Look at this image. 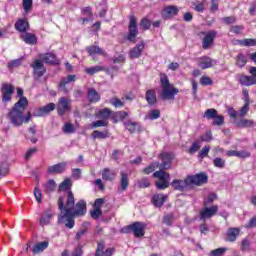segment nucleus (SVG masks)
<instances>
[{
    "mask_svg": "<svg viewBox=\"0 0 256 256\" xmlns=\"http://www.w3.org/2000/svg\"><path fill=\"white\" fill-rule=\"evenodd\" d=\"M59 225H65L66 229L75 227V217H85L87 214V202L79 200L75 204V196L72 191L66 192L64 196L58 198Z\"/></svg>",
    "mask_w": 256,
    "mask_h": 256,
    "instance_id": "1",
    "label": "nucleus"
},
{
    "mask_svg": "<svg viewBox=\"0 0 256 256\" xmlns=\"http://www.w3.org/2000/svg\"><path fill=\"white\" fill-rule=\"evenodd\" d=\"M17 95L20 99L14 104L13 108L8 113V119L14 127H21L23 123H29L31 121V112H28L27 116H24L23 113L29 105L27 98L23 97V89L17 88Z\"/></svg>",
    "mask_w": 256,
    "mask_h": 256,
    "instance_id": "2",
    "label": "nucleus"
},
{
    "mask_svg": "<svg viewBox=\"0 0 256 256\" xmlns=\"http://www.w3.org/2000/svg\"><path fill=\"white\" fill-rule=\"evenodd\" d=\"M160 159L162 160L161 164H159V162H153L148 167L143 169V173L145 175H150V173H153L155 169H160V171L171 169V165H173V159H175V156L173 153L164 152L160 154Z\"/></svg>",
    "mask_w": 256,
    "mask_h": 256,
    "instance_id": "3",
    "label": "nucleus"
},
{
    "mask_svg": "<svg viewBox=\"0 0 256 256\" xmlns=\"http://www.w3.org/2000/svg\"><path fill=\"white\" fill-rule=\"evenodd\" d=\"M160 87L162 89L160 97L163 101L173 100L179 93V90L169 82V77L165 73H160Z\"/></svg>",
    "mask_w": 256,
    "mask_h": 256,
    "instance_id": "4",
    "label": "nucleus"
},
{
    "mask_svg": "<svg viewBox=\"0 0 256 256\" xmlns=\"http://www.w3.org/2000/svg\"><path fill=\"white\" fill-rule=\"evenodd\" d=\"M153 177L155 179H158L155 181L156 189L164 191V189H167L169 187V178L171 177L169 173L163 170H158L153 173Z\"/></svg>",
    "mask_w": 256,
    "mask_h": 256,
    "instance_id": "5",
    "label": "nucleus"
},
{
    "mask_svg": "<svg viewBox=\"0 0 256 256\" xmlns=\"http://www.w3.org/2000/svg\"><path fill=\"white\" fill-rule=\"evenodd\" d=\"M147 227L146 223L143 222H134L122 229L123 233H134V236L139 238L145 235V228Z\"/></svg>",
    "mask_w": 256,
    "mask_h": 256,
    "instance_id": "6",
    "label": "nucleus"
},
{
    "mask_svg": "<svg viewBox=\"0 0 256 256\" xmlns=\"http://www.w3.org/2000/svg\"><path fill=\"white\" fill-rule=\"evenodd\" d=\"M137 35H139V27L137 25V18H135V16H130L127 40L130 41V43H135L137 41Z\"/></svg>",
    "mask_w": 256,
    "mask_h": 256,
    "instance_id": "7",
    "label": "nucleus"
},
{
    "mask_svg": "<svg viewBox=\"0 0 256 256\" xmlns=\"http://www.w3.org/2000/svg\"><path fill=\"white\" fill-rule=\"evenodd\" d=\"M30 67L33 69L32 75L35 81H39L47 73V68H45V65L39 59L30 64Z\"/></svg>",
    "mask_w": 256,
    "mask_h": 256,
    "instance_id": "8",
    "label": "nucleus"
},
{
    "mask_svg": "<svg viewBox=\"0 0 256 256\" xmlns=\"http://www.w3.org/2000/svg\"><path fill=\"white\" fill-rule=\"evenodd\" d=\"M75 81H77V76L75 74H70L67 77H63L58 84L59 91H62L64 95L69 94L73 87L69 88L67 85H69V83H75Z\"/></svg>",
    "mask_w": 256,
    "mask_h": 256,
    "instance_id": "9",
    "label": "nucleus"
},
{
    "mask_svg": "<svg viewBox=\"0 0 256 256\" xmlns=\"http://www.w3.org/2000/svg\"><path fill=\"white\" fill-rule=\"evenodd\" d=\"M188 185H196V187H201V185H205L208 181V176L205 172H201L196 175H188Z\"/></svg>",
    "mask_w": 256,
    "mask_h": 256,
    "instance_id": "10",
    "label": "nucleus"
},
{
    "mask_svg": "<svg viewBox=\"0 0 256 256\" xmlns=\"http://www.w3.org/2000/svg\"><path fill=\"white\" fill-rule=\"evenodd\" d=\"M217 211H219V206L213 205L211 207L204 206L199 213L200 221H207V219H211V217L217 215Z\"/></svg>",
    "mask_w": 256,
    "mask_h": 256,
    "instance_id": "11",
    "label": "nucleus"
},
{
    "mask_svg": "<svg viewBox=\"0 0 256 256\" xmlns=\"http://www.w3.org/2000/svg\"><path fill=\"white\" fill-rule=\"evenodd\" d=\"M15 93V87L9 83H3L1 86V94L3 103H9L11 97Z\"/></svg>",
    "mask_w": 256,
    "mask_h": 256,
    "instance_id": "12",
    "label": "nucleus"
},
{
    "mask_svg": "<svg viewBox=\"0 0 256 256\" xmlns=\"http://www.w3.org/2000/svg\"><path fill=\"white\" fill-rule=\"evenodd\" d=\"M67 111H71V99L61 97L58 101L57 113L60 117H63Z\"/></svg>",
    "mask_w": 256,
    "mask_h": 256,
    "instance_id": "13",
    "label": "nucleus"
},
{
    "mask_svg": "<svg viewBox=\"0 0 256 256\" xmlns=\"http://www.w3.org/2000/svg\"><path fill=\"white\" fill-rule=\"evenodd\" d=\"M115 254V248L105 247V242L100 241L97 243L94 256H113Z\"/></svg>",
    "mask_w": 256,
    "mask_h": 256,
    "instance_id": "14",
    "label": "nucleus"
},
{
    "mask_svg": "<svg viewBox=\"0 0 256 256\" xmlns=\"http://www.w3.org/2000/svg\"><path fill=\"white\" fill-rule=\"evenodd\" d=\"M65 171H67V162L54 164L47 169L48 175H61V173H65Z\"/></svg>",
    "mask_w": 256,
    "mask_h": 256,
    "instance_id": "15",
    "label": "nucleus"
},
{
    "mask_svg": "<svg viewBox=\"0 0 256 256\" xmlns=\"http://www.w3.org/2000/svg\"><path fill=\"white\" fill-rule=\"evenodd\" d=\"M55 103L51 102L46 104L43 107H40L38 110L34 111L31 115L34 117H44V115H49L51 111H55Z\"/></svg>",
    "mask_w": 256,
    "mask_h": 256,
    "instance_id": "16",
    "label": "nucleus"
},
{
    "mask_svg": "<svg viewBox=\"0 0 256 256\" xmlns=\"http://www.w3.org/2000/svg\"><path fill=\"white\" fill-rule=\"evenodd\" d=\"M217 64V60L212 59L209 56H202L198 59V67L200 69H211V67H214V65Z\"/></svg>",
    "mask_w": 256,
    "mask_h": 256,
    "instance_id": "17",
    "label": "nucleus"
},
{
    "mask_svg": "<svg viewBox=\"0 0 256 256\" xmlns=\"http://www.w3.org/2000/svg\"><path fill=\"white\" fill-rule=\"evenodd\" d=\"M215 37H217V31L211 30L207 32L202 41L203 49H209L211 45H213V42L215 41Z\"/></svg>",
    "mask_w": 256,
    "mask_h": 256,
    "instance_id": "18",
    "label": "nucleus"
},
{
    "mask_svg": "<svg viewBox=\"0 0 256 256\" xmlns=\"http://www.w3.org/2000/svg\"><path fill=\"white\" fill-rule=\"evenodd\" d=\"M54 216H55V211H53V209L49 208L45 210L40 217L41 227H45V225H49V223H51V220L53 219Z\"/></svg>",
    "mask_w": 256,
    "mask_h": 256,
    "instance_id": "19",
    "label": "nucleus"
},
{
    "mask_svg": "<svg viewBox=\"0 0 256 256\" xmlns=\"http://www.w3.org/2000/svg\"><path fill=\"white\" fill-rule=\"evenodd\" d=\"M170 185L172 188H174L175 191H187V187H189V181L187 177L185 180L174 179Z\"/></svg>",
    "mask_w": 256,
    "mask_h": 256,
    "instance_id": "20",
    "label": "nucleus"
},
{
    "mask_svg": "<svg viewBox=\"0 0 256 256\" xmlns=\"http://www.w3.org/2000/svg\"><path fill=\"white\" fill-rule=\"evenodd\" d=\"M40 59L43 63L48 65H59V59H57V56L52 52L40 55Z\"/></svg>",
    "mask_w": 256,
    "mask_h": 256,
    "instance_id": "21",
    "label": "nucleus"
},
{
    "mask_svg": "<svg viewBox=\"0 0 256 256\" xmlns=\"http://www.w3.org/2000/svg\"><path fill=\"white\" fill-rule=\"evenodd\" d=\"M145 49V43L140 42L138 45L133 47L129 52L130 59H139L143 55V50Z\"/></svg>",
    "mask_w": 256,
    "mask_h": 256,
    "instance_id": "22",
    "label": "nucleus"
},
{
    "mask_svg": "<svg viewBox=\"0 0 256 256\" xmlns=\"http://www.w3.org/2000/svg\"><path fill=\"white\" fill-rule=\"evenodd\" d=\"M179 8L177 6H166L162 10V17L164 19H171V17H175V15H178Z\"/></svg>",
    "mask_w": 256,
    "mask_h": 256,
    "instance_id": "23",
    "label": "nucleus"
},
{
    "mask_svg": "<svg viewBox=\"0 0 256 256\" xmlns=\"http://www.w3.org/2000/svg\"><path fill=\"white\" fill-rule=\"evenodd\" d=\"M240 233L241 230L239 228H229L226 232V241L230 243H235Z\"/></svg>",
    "mask_w": 256,
    "mask_h": 256,
    "instance_id": "24",
    "label": "nucleus"
},
{
    "mask_svg": "<svg viewBox=\"0 0 256 256\" xmlns=\"http://www.w3.org/2000/svg\"><path fill=\"white\" fill-rule=\"evenodd\" d=\"M87 99L89 103H99L101 101V94L95 88H88Z\"/></svg>",
    "mask_w": 256,
    "mask_h": 256,
    "instance_id": "25",
    "label": "nucleus"
},
{
    "mask_svg": "<svg viewBox=\"0 0 256 256\" xmlns=\"http://www.w3.org/2000/svg\"><path fill=\"white\" fill-rule=\"evenodd\" d=\"M14 27L19 33H27L29 31V22L26 19H18Z\"/></svg>",
    "mask_w": 256,
    "mask_h": 256,
    "instance_id": "26",
    "label": "nucleus"
},
{
    "mask_svg": "<svg viewBox=\"0 0 256 256\" xmlns=\"http://www.w3.org/2000/svg\"><path fill=\"white\" fill-rule=\"evenodd\" d=\"M20 38L27 45H36L37 44V36H35V34H33V33L24 32L23 34H21Z\"/></svg>",
    "mask_w": 256,
    "mask_h": 256,
    "instance_id": "27",
    "label": "nucleus"
},
{
    "mask_svg": "<svg viewBox=\"0 0 256 256\" xmlns=\"http://www.w3.org/2000/svg\"><path fill=\"white\" fill-rule=\"evenodd\" d=\"M86 51L90 55V57H94V55H103V57H107V52H105V50H103L99 46H89L86 48Z\"/></svg>",
    "mask_w": 256,
    "mask_h": 256,
    "instance_id": "28",
    "label": "nucleus"
},
{
    "mask_svg": "<svg viewBox=\"0 0 256 256\" xmlns=\"http://www.w3.org/2000/svg\"><path fill=\"white\" fill-rule=\"evenodd\" d=\"M238 81L243 87H251V85H256V78L252 76L242 75L239 77Z\"/></svg>",
    "mask_w": 256,
    "mask_h": 256,
    "instance_id": "29",
    "label": "nucleus"
},
{
    "mask_svg": "<svg viewBox=\"0 0 256 256\" xmlns=\"http://www.w3.org/2000/svg\"><path fill=\"white\" fill-rule=\"evenodd\" d=\"M165 201H167V196L163 194H155L152 196V203L155 207H163Z\"/></svg>",
    "mask_w": 256,
    "mask_h": 256,
    "instance_id": "30",
    "label": "nucleus"
},
{
    "mask_svg": "<svg viewBox=\"0 0 256 256\" xmlns=\"http://www.w3.org/2000/svg\"><path fill=\"white\" fill-rule=\"evenodd\" d=\"M255 125V121L247 118H241L240 120L236 121V126L240 129H248L249 127H253Z\"/></svg>",
    "mask_w": 256,
    "mask_h": 256,
    "instance_id": "31",
    "label": "nucleus"
},
{
    "mask_svg": "<svg viewBox=\"0 0 256 256\" xmlns=\"http://www.w3.org/2000/svg\"><path fill=\"white\" fill-rule=\"evenodd\" d=\"M117 177V174L115 171L109 169V168H104L102 171V179L104 181H115V178Z\"/></svg>",
    "mask_w": 256,
    "mask_h": 256,
    "instance_id": "32",
    "label": "nucleus"
},
{
    "mask_svg": "<svg viewBox=\"0 0 256 256\" xmlns=\"http://www.w3.org/2000/svg\"><path fill=\"white\" fill-rule=\"evenodd\" d=\"M47 247H49L48 241L39 242V243L35 244L34 247L32 248V253L34 255L43 253V251H45V249H47Z\"/></svg>",
    "mask_w": 256,
    "mask_h": 256,
    "instance_id": "33",
    "label": "nucleus"
},
{
    "mask_svg": "<svg viewBox=\"0 0 256 256\" xmlns=\"http://www.w3.org/2000/svg\"><path fill=\"white\" fill-rule=\"evenodd\" d=\"M111 115H113V112L109 108L100 109L96 113L97 119H102L104 121H107L109 119V117H111Z\"/></svg>",
    "mask_w": 256,
    "mask_h": 256,
    "instance_id": "34",
    "label": "nucleus"
},
{
    "mask_svg": "<svg viewBox=\"0 0 256 256\" xmlns=\"http://www.w3.org/2000/svg\"><path fill=\"white\" fill-rule=\"evenodd\" d=\"M23 61H25V57H20L18 59L11 60L7 64V68L9 71H13V69H17L18 67H21L23 65Z\"/></svg>",
    "mask_w": 256,
    "mask_h": 256,
    "instance_id": "35",
    "label": "nucleus"
},
{
    "mask_svg": "<svg viewBox=\"0 0 256 256\" xmlns=\"http://www.w3.org/2000/svg\"><path fill=\"white\" fill-rule=\"evenodd\" d=\"M120 187L122 191H127V187H129V174L125 172H120Z\"/></svg>",
    "mask_w": 256,
    "mask_h": 256,
    "instance_id": "36",
    "label": "nucleus"
},
{
    "mask_svg": "<svg viewBox=\"0 0 256 256\" xmlns=\"http://www.w3.org/2000/svg\"><path fill=\"white\" fill-rule=\"evenodd\" d=\"M145 99L148 105H155V103H157V94L155 93V90L146 91Z\"/></svg>",
    "mask_w": 256,
    "mask_h": 256,
    "instance_id": "37",
    "label": "nucleus"
},
{
    "mask_svg": "<svg viewBox=\"0 0 256 256\" xmlns=\"http://www.w3.org/2000/svg\"><path fill=\"white\" fill-rule=\"evenodd\" d=\"M127 112L126 111H118L114 112L111 115V119L113 123H119V121H123L127 117Z\"/></svg>",
    "mask_w": 256,
    "mask_h": 256,
    "instance_id": "38",
    "label": "nucleus"
},
{
    "mask_svg": "<svg viewBox=\"0 0 256 256\" xmlns=\"http://www.w3.org/2000/svg\"><path fill=\"white\" fill-rule=\"evenodd\" d=\"M92 137L94 139H109V137H111V134L109 133V130H104V131L95 130L92 133Z\"/></svg>",
    "mask_w": 256,
    "mask_h": 256,
    "instance_id": "39",
    "label": "nucleus"
},
{
    "mask_svg": "<svg viewBox=\"0 0 256 256\" xmlns=\"http://www.w3.org/2000/svg\"><path fill=\"white\" fill-rule=\"evenodd\" d=\"M44 191L46 193H53L55 189H57V183H55V180H49L45 184H43Z\"/></svg>",
    "mask_w": 256,
    "mask_h": 256,
    "instance_id": "40",
    "label": "nucleus"
},
{
    "mask_svg": "<svg viewBox=\"0 0 256 256\" xmlns=\"http://www.w3.org/2000/svg\"><path fill=\"white\" fill-rule=\"evenodd\" d=\"M249 109H250V102H249V99L246 98L244 100V105L238 111V116L245 117V115L249 113Z\"/></svg>",
    "mask_w": 256,
    "mask_h": 256,
    "instance_id": "41",
    "label": "nucleus"
},
{
    "mask_svg": "<svg viewBox=\"0 0 256 256\" xmlns=\"http://www.w3.org/2000/svg\"><path fill=\"white\" fill-rule=\"evenodd\" d=\"M71 185H73L71 183V179L66 178L62 183H60L58 191H67V193H69V191H71Z\"/></svg>",
    "mask_w": 256,
    "mask_h": 256,
    "instance_id": "42",
    "label": "nucleus"
},
{
    "mask_svg": "<svg viewBox=\"0 0 256 256\" xmlns=\"http://www.w3.org/2000/svg\"><path fill=\"white\" fill-rule=\"evenodd\" d=\"M236 65L237 67H240V69H242V67H245L247 65V57L244 56L243 53H240L236 56Z\"/></svg>",
    "mask_w": 256,
    "mask_h": 256,
    "instance_id": "43",
    "label": "nucleus"
},
{
    "mask_svg": "<svg viewBox=\"0 0 256 256\" xmlns=\"http://www.w3.org/2000/svg\"><path fill=\"white\" fill-rule=\"evenodd\" d=\"M239 45L242 47H256V39L245 38L243 40H239Z\"/></svg>",
    "mask_w": 256,
    "mask_h": 256,
    "instance_id": "44",
    "label": "nucleus"
},
{
    "mask_svg": "<svg viewBox=\"0 0 256 256\" xmlns=\"http://www.w3.org/2000/svg\"><path fill=\"white\" fill-rule=\"evenodd\" d=\"M138 123L137 122H133L131 120H127L126 122H124V127L130 132V133H135V131H137V127H138Z\"/></svg>",
    "mask_w": 256,
    "mask_h": 256,
    "instance_id": "45",
    "label": "nucleus"
},
{
    "mask_svg": "<svg viewBox=\"0 0 256 256\" xmlns=\"http://www.w3.org/2000/svg\"><path fill=\"white\" fill-rule=\"evenodd\" d=\"M216 199H217L216 193L212 192V193L208 194V196L203 201L204 207H209V205H212V203L214 201H216Z\"/></svg>",
    "mask_w": 256,
    "mask_h": 256,
    "instance_id": "46",
    "label": "nucleus"
},
{
    "mask_svg": "<svg viewBox=\"0 0 256 256\" xmlns=\"http://www.w3.org/2000/svg\"><path fill=\"white\" fill-rule=\"evenodd\" d=\"M217 115H218V112L215 108H209L204 112L203 117L204 119L211 120L214 117H217Z\"/></svg>",
    "mask_w": 256,
    "mask_h": 256,
    "instance_id": "47",
    "label": "nucleus"
},
{
    "mask_svg": "<svg viewBox=\"0 0 256 256\" xmlns=\"http://www.w3.org/2000/svg\"><path fill=\"white\" fill-rule=\"evenodd\" d=\"M109 125V121L108 120H97L91 123L90 127L91 129H97L98 127H107Z\"/></svg>",
    "mask_w": 256,
    "mask_h": 256,
    "instance_id": "48",
    "label": "nucleus"
},
{
    "mask_svg": "<svg viewBox=\"0 0 256 256\" xmlns=\"http://www.w3.org/2000/svg\"><path fill=\"white\" fill-rule=\"evenodd\" d=\"M62 131L63 133H65L66 135H71V133H75V126H73V124L67 122L64 124V126L62 127Z\"/></svg>",
    "mask_w": 256,
    "mask_h": 256,
    "instance_id": "49",
    "label": "nucleus"
},
{
    "mask_svg": "<svg viewBox=\"0 0 256 256\" xmlns=\"http://www.w3.org/2000/svg\"><path fill=\"white\" fill-rule=\"evenodd\" d=\"M201 149V141L196 140L192 143L191 147L189 148L188 152L190 155H194V153H197V151Z\"/></svg>",
    "mask_w": 256,
    "mask_h": 256,
    "instance_id": "50",
    "label": "nucleus"
},
{
    "mask_svg": "<svg viewBox=\"0 0 256 256\" xmlns=\"http://www.w3.org/2000/svg\"><path fill=\"white\" fill-rule=\"evenodd\" d=\"M140 28L144 31H149V29H151V20L148 18H142L140 21Z\"/></svg>",
    "mask_w": 256,
    "mask_h": 256,
    "instance_id": "51",
    "label": "nucleus"
},
{
    "mask_svg": "<svg viewBox=\"0 0 256 256\" xmlns=\"http://www.w3.org/2000/svg\"><path fill=\"white\" fill-rule=\"evenodd\" d=\"M212 120H213V125H215L216 127H221V125L225 123V117L219 114L216 115V117H214Z\"/></svg>",
    "mask_w": 256,
    "mask_h": 256,
    "instance_id": "52",
    "label": "nucleus"
},
{
    "mask_svg": "<svg viewBox=\"0 0 256 256\" xmlns=\"http://www.w3.org/2000/svg\"><path fill=\"white\" fill-rule=\"evenodd\" d=\"M213 165L214 167H217V169H224L225 159L217 157L213 160Z\"/></svg>",
    "mask_w": 256,
    "mask_h": 256,
    "instance_id": "53",
    "label": "nucleus"
},
{
    "mask_svg": "<svg viewBox=\"0 0 256 256\" xmlns=\"http://www.w3.org/2000/svg\"><path fill=\"white\" fill-rule=\"evenodd\" d=\"M213 140V134L211 133V131L206 132L205 134L201 135L199 138V141L201 143L205 142V143H209V141Z\"/></svg>",
    "mask_w": 256,
    "mask_h": 256,
    "instance_id": "54",
    "label": "nucleus"
},
{
    "mask_svg": "<svg viewBox=\"0 0 256 256\" xmlns=\"http://www.w3.org/2000/svg\"><path fill=\"white\" fill-rule=\"evenodd\" d=\"M9 171V164L7 162H0V177H5Z\"/></svg>",
    "mask_w": 256,
    "mask_h": 256,
    "instance_id": "55",
    "label": "nucleus"
},
{
    "mask_svg": "<svg viewBox=\"0 0 256 256\" xmlns=\"http://www.w3.org/2000/svg\"><path fill=\"white\" fill-rule=\"evenodd\" d=\"M110 103L113 105V107H116L117 109H121L123 105H125V102L121 101L119 98H111Z\"/></svg>",
    "mask_w": 256,
    "mask_h": 256,
    "instance_id": "56",
    "label": "nucleus"
},
{
    "mask_svg": "<svg viewBox=\"0 0 256 256\" xmlns=\"http://www.w3.org/2000/svg\"><path fill=\"white\" fill-rule=\"evenodd\" d=\"M175 219V216L173 214H167L164 216L163 223L167 225L168 227H171L173 225V221Z\"/></svg>",
    "mask_w": 256,
    "mask_h": 256,
    "instance_id": "57",
    "label": "nucleus"
},
{
    "mask_svg": "<svg viewBox=\"0 0 256 256\" xmlns=\"http://www.w3.org/2000/svg\"><path fill=\"white\" fill-rule=\"evenodd\" d=\"M85 71L88 75H95V73H99V71H103V67L94 66V67L86 68Z\"/></svg>",
    "mask_w": 256,
    "mask_h": 256,
    "instance_id": "58",
    "label": "nucleus"
},
{
    "mask_svg": "<svg viewBox=\"0 0 256 256\" xmlns=\"http://www.w3.org/2000/svg\"><path fill=\"white\" fill-rule=\"evenodd\" d=\"M151 185V182L149 181V178H141L138 180V187L141 189H146V187H149Z\"/></svg>",
    "mask_w": 256,
    "mask_h": 256,
    "instance_id": "59",
    "label": "nucleus"
},
{
    "mask_svg": "<svg viewBox=\"0 0 256 256\" xmlns=\"http://www.w3.org/2000/svg\"><path fill=\"white\" fill-rule=\"evenodd\" d=\"M23 9L25 13H28L33 8V0H23Z\"/></svg>",
    "mask_w": 256,
    "mask_h": 256,
    "instance_id": "60",
    "label": "nucleus"
},
{
    "mask_svg": "<svg viewBox=\"0 0 256 256\" xmlns=\"http://www.w3.org/2000/svg\"><path fill=\"white\" fill-rule=\"evenodd\" d=\"M159 117H161V111L159 110H152L148 114V118L150 119V121H155V119H159Z\"/></svg>",
    "mask_w": 256,
    "mask_h": 256,
    "instance_id": "61",
    "label": "nucleus"
},
{
    "mask_svg": "<svg viewBox=\"0 0 256 256\" xmlns=\"http://www.w3.org/2000/svg\"><path fill=\"white\" fill-rule=\"evenodd\" d=\"M243 29H245V27L234 25L230 27V33H235V35H241V33L243 32Z\"/></svg>",
    "mask_w": 256,
    "mask_h": 256,
    "instance_id": "62",
    "label": "nucleus"
},
{
    "mask_svg": "<svg viewBox=\"0 0 256 256\" xmlns=\"http://www.w3.org/2000/svg\"><path fill=\"white\" fill-rule=\"evenodd\" d=\"M225 251H227V248H217L210 252V256H222L224 255Z\"/></svg>",
    "mask_w": 256,
    "mask_h": 256,
    "instance_id": "63",
    "label": "nucleus"
},
{
    "mask_svg": "<svg viewBox=\"0 0 256 256\" xmlns=\"http://www.w3.org/2000/svg\"><path fill=\"white\" fill-rule=\"evenodd\" d=\"M72 179H75V181H79V179H81V169L79 168L72 169Z\"/></svg>",
    "mask_w": 256,
    "mask_h": 256,
    "instance_id": "64",
    "label": "nucleus"
}]
</instances>
